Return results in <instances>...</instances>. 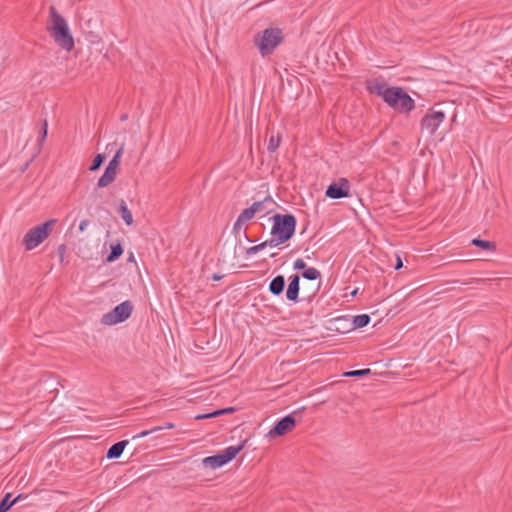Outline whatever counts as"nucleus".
<instances>
[{"label": "nucleus", "mask_w": 512, "mask_h": 512, "mask_svg": "<svg viewBox=\"0 0 512 512\" xmlns=\"http://www.w3.org/2000/svg\"><path fill=\"white\" fill-rule=\"evenodd\" d=\"M51 25L48 27L54 41L64 50L71 51L74 47V39L70 33L67 21L62 17L54 6L49 8Z\"/></svg>", "instance_id": "1"}, {"label": "nucleus", "mask_w": 512, "mask_h": 512, "mask_svg": "<svg viewBox=\"0 0 512 512\" xmlns=\"http://www.w3.org/2000/svg\"><path fill=\"white\" fill-rule=\"evenodd\" d=\"M273 225L271 228V239L269 247H276L288 241L294 234L296 227V218L291 214H275L271 218Z\"/></svg>", "instance_id": "2"}, {"label": "nucleus", "mask_w": 512, "mask_h": 512, "mask_svg": "<svg viewBox=\"0 0 512 512\" xmlns=\"http://www.w3.org/2000/svg\"><path fill=\"white\" fill-rule=\"evenodd\" d=\"M283 41V32L279 28H267L254 37V43L262 57L271 55Z\"/></svg>", "instance_id": "3"}, {"label": "nucleus", "mask_w": 512, "mask_h": 512, "mask_svg": "<svg viewBox=\"0 0 512 512\" xmlns=\"http://www.w3.org/2000/svg\"><path fill=\"white\" fill-rule=\"evenodd\" d=\"M55 224L56 220L50 219L39 226L29 229L22 240L26 250H33L42 242H44L53 231Z\"/></svg>", "instance_id": "4"}, {"label": "nucleus", "mask_w": 512, "mask_h": 512, "mask_svg": "<svg viewBox=\"0 0 512 512\" xmlns=\"http://www.w3.org/2000/svg\"><path fill=\"white\" fill-rule=\"evenodd\" d=\"M385 103L400 113H409L415 108V101L401 87H390Z\"/></svg>", "instance_id": "5"}, {"label": "nucleus", "mask_w": 512, "mask_h": 512, "mask_svg": "<svg viewBox=\"0 0 512 512\" xmlns=\"http://www.w3.org/2000/svg\"><path fill=\"white\" fill-rule=\"evenodd\" d=\"M244 448V443L238 445V446H229L225 448L222 452L213 455L208 456L202 460V463L204 467L210 468V469H217L228 462H230L232 459L236 457V455Z\"/></svg>", "instance_id": "6"}, {"label": "nucleus", "mask_w": 512, "mask_h": 512, "mask_svg": "<svg viewBox=\"0 0 512 512\" xmlns=\"http://www.w3.org/2000/svg\"><path fill=\"white\" fill-rule=\"evenodd\" d=\"M133 310V305L130 301H124L117 305L113 310L104 314L101 318V323L104 325H115L127 320Z\"/></svg>", "instance_id": "7"}, {"label": "nucleus", "mask_w": 512, "mask_h": 512, "mask_svg": "<svg viewBox=\"0 0 512 512\" xmlns=\"http://www.w3.org/2000/svg\"><path fill=\"white\" fill-rule=\"evenodd\" d=\"M445 118L446 116L444 112L431 111L422 118L420 123L421 129L432 136Z\"/></svg>", "instance_id": "8"}, {"label": "nucleus", "mask_w": 512, "mask_h": 512, "mask_svg": "<svg viewBox=\"0 0 512 512\" xmlns=\"http://www.w3.org/2000/svg\"><path fill=\"white\" fill-rule=\"evenodd\" d=\"M350 185L346 178L339 179L338 182H333L326 189V196L332 199H340L349 195Z\"/></svg>", "instance_id": "9"}, {"label": "nucleus", "mask_w": 512, "mask_h": 512, "mask_svg": "<svg viewBox=\"0 0 512 512\" xmlns=\"http://www.w3.org/2000/svg\"><path fill=\"white\" fill-rule=\"evenodd\" d=\"M295 425L296 420L294 419V417L291 415H287L277 422L274 428L269 432V435L283 436L288 432L292 431Z\"/></svg>", "instance_id": "10"}, {"label": "nucleus", "mask_w": 512, "mask_h": 512, "mask_svg": "<svg viewBox=\"0 0 512 512\" xmlns=\"http://www.w3.org/2000/svg\"><path fill=\"white\" fill-rule=\"evenodd\" d=\"M274 201L271 197H266L262 201H256L251 205L253 211L257 213L269 214L273 210Z\"/></svg>", "instance_id": "11"}, {"label": "nucleus", "mask_w": 512, "mask_h": 512, "mask_svg": "<svg viewBox=\"0 0 512 512\" xmlns=\"http://www.w3.org/2000/svg\"><path fill=\"white\" fill-rule=\"evenodd\" d=\"M299 280L300 277L298 274H295L290 277V282L286 291V297L290 301H296L298 298Z\"/></svg>", "instance_id": "12"}, {"label": "nucleus", "mask_w": 512, "mask_h": 512, "mask_svg": "<svg viewBox=\"0 0 512 512\" xmlns=\"http://www.w3.org/2000/svg\"><path fill=\"white\" fill-rule=\"evenodd\" d=\"M116 176H117V171H115L109 167H106L103 175L99 178V180L97 182V187L104 188V187L109 186L116 179Z\"/></svg>", "instance_id": "13"}, {"label": "nucleus", "mask_w": 512, "mask_h": 512, "mask_svg": "<svg viewBox=\"0 0 512 512\" xmlns=\"http://www.w3.org/2000/svg\"><path fill=\"white\" fill-rule=\"evenodd\" d=\"M127 444H128L127 440L119 441V442L113 444L107 451V454H106L107 458H109V459L119 458L121 456V454L123 453Z\"/></svg>", "instance_id": "14"}, {"label": "nucleus", "mask_w": 512, "mask_h": 512, "mask_svg": "<svg viewBox=\"0 0 512 512\" xmlns=\"http://www.w3.org/2000/svg\"><path fill=\"white\" fill-rule=\"evenodd\" d=\"M368 88L371 93L381 96L384 101H386V94L390 92V87L383 82H374Z\"/></svg>", "instance_id": "15"}, {"label": "nucleus", "mask_w": 512, "mask_h": 512, "mask_svg": "<svg viewBox=\"0 0 512 512\" xmlns=\"http://www.w3.org/2000/svg\"><path fill=\"white\" fill-rule=\"evenodd\" d=\"M284 286H285L284 276L278 275L274 279H272V281L270 282L269 290L274 295H280L284 290Z\"/></svg>", "instance_id": "16"}, {"label": "nucleus", "mask_w": 512, "mask_h": 512, "mask_svg": "<svg viewBox=\"0 0 512 512\" xmlns=\"http://www.w3.org/2000/svg\"><path fill=\"white\" fill-rule=\"evenodd\" d=\"M118 211H119V214H120L121 218L123 219V221L125 222L126 225L130 226V225L133 224L132 213L129 210V208L127 207L126 202L124 200L120 201L119 210Z\"/></svg>", "instance_id": "17"}, {"label": "nucleus", "mask_w": 512, "mask_h": 512, "mask_svg": "<svg viewBox=\"0 0 512 512\" xmlns=\"http://www.w3.org/2000/svg\"><path fill=\"white\" fill-rule=\"evenodd\" d=\"M471 243H472V245L479 247L483 250H487V251H495V249H496L495 243L491 242V241H487V240H481V239L475 238L471 241Z\"/></svg>", "instance_id": "18"}, {"label": "nucleus", "mask_w": 512, "mask_h": 512, "mask_svg": "<svg viewBox=\"0 0 512 512\" xmlns=\"http://www.w3.org/2000/svg\"><path fill=\"white\" fill-rule=\"evenodd\" d=\"M123 253V248L120 243L111 245V253L107 256L106 261L111 263L117 260Z\"/></svg>", "instance_id": "19"}, {"label": "nucleus", "mask_w": 512, "mask_h": 512, "mask_svg": "<svg viewBox=\"0 0 512 512\" xmlns=\"http://www.w3.org/2000/svg\"><path fill=\"white\" fill-rule=\"evenodd\" d=\"M11 494L7 493L5 497L0 502V512H6L8 511L12 505H14L20 498V495L14 498L13 500H10Z\"/></svg>", "instance_id": "20"}, {"label": "nucleus", "mask_w": 512, "mask_h": 512, "mask_svg": "<svg viewBox=\"0 0 512 512\" xmlns=\"http://www.w3.org/2000/svg\"><path fill=\"white\" fill-rule=\"evenodd\" d=\"M123 152H124V146L122 145L118 149V151L115 153L114 157L110 160V162L108 163L107 167L117 171L118 167H119V164H120V161H121V157H122Z\"/></svg>", "instance_id": "21"}, {"label": "nucleus", "mask_w": 512, "mask_h": 512, "mask_svg": "<svg viewBox=\"0 0 512 512\" xmlns=\"http://www.w3.org/2000/svg\"><path fill=\"white\" fill-rule=\"evenodd\" d=\"M281 142V136L280 134L274 135L272 134L268 141L267 149L269 152L273 153L277 150Z\"/></svg>", "instance_id": "22"}, {"label": "nucleus", "mask_w": 512, "mask_h": 512, "mask_svg": "<svg viewBox=\"0 0 512 512\" xmlns=\"http://www.w3.org/2000/svg\"><path fill=\"white\" fill-rule=\"evenodd\" d=\"M370 322V317L367 314H361L354 317L353 324L356 328H363Z\"/></svg>", "instance_id": "23"}, {"label": "nucleus", "mask_w": 512, "mask_h": 512, "mask_svg": "<svg viewBox=\"0 0 512 512\" xmlns=\"http://www.w3.org/2000/svg\"><path fill=\"white\" fill-rule=\"evenodd\" d=\"M302 276L307 280H316L321 276V274L316 268L310 267L305 269Z\"/></svg>", "instance_id": "24"}, {"label": "nucleus", "mask_w": 512, "mask_h": 512, "mask_svg": "<svg viewBox=\"0 0 512 512\" xmlns=\"http://www.w3.org/2000/svg\"><path fill=\"white\" fill-rule=\"evenodd\" d=\"M255 215H256V213L253 211V209L250 206L249 208L244 209L240 213V215L238 216V219L241 222L246 223V222L250 221Z\"/></svg>", "instance_id": "25"}, {"label": "nucleus", "mask_w": 512, "mask_h": 512, "mask_svg": "<svg viewBox=\"0 0 512 512\" xmlns=\"http://www.w3.org/2000/svg\"><path fill=\"white\" fill-rule=\"evenodd\" d=\"M104 160H105V156L103 154H97L95 156V158L93 159V162L89 169L91 171L98 170L101 167V165L103 164Z\"/></svg>", "instance_id": "26"}, {"label": "nucleus", "mask_w": 512, "mask_h": 512, "mask_svg": "<svg viewBox=\"0 0 512 512\" xmlns=\"http://www.w3.org/2000/svg\"><path fill=\"white\" fill-rule=\"evenodd\" d=\"M269 240H266L258 245H255V246H252V247H249L247 250H246V254L247 255H253V254H256L257 252L263 250L265 247L269 246Z\"/></svg>", "instance_id": "27"}, {"label": "nucleus", "mask_w": 512, "mask_h": 512, "mask_svg": "<svg viewBox=\"0 0 512 512\" xmlns=\"http://www.w3.org/2000/svg\"><path fill=\"white\" fill-rule=\"evenodd\" d=\"M371 370L369 368L361 369V370H353L348 371L344 373V376L346 377H358V376H365L370 374Z\"/></svg>", "instance_id": "28"}, {"label": "nucleus", "mask_w": 512, "mask_h": 512, "mask_svg": "<svg viewBox=\"0 0 512 512\" xmlns=\"http://www.w3.org/2000/svg\"><path fill=\"white\" fill-rule=\"evenodd\" d=\"M306 268V263L304 262L303 259H297L295 262H294V269L296 270H302V269H305Z\"/></svg>", "instance_id": "29"}, {"label": "nucleus", "mask_w": 512, "mask_h": 512, "mask_svg": "<svg viewBox=\"0 0 512 512\" xmlns=\"http://www.w3.org/2000/svg\"><path fill=\"white\" fill-rule=\"evenodd\" d=\"M244 224H245L244 222H241L237 218V220H236V222L234 223V226H233L234 233L239 234Z\"/></svg>", "instance_id": "30"}, {"label": "nucleus", "mask_w": 512, "mask_h": 512, "mask_svg": "<svg viewBox=\"0 0 512 512\" xmlns=\"http://www.w3.org/2000/svg\"><path fill=\"white\" fill-rule=\"evenodd\" d=\"M150 434H151L150 429L149 430H144V431L140 432L139 434L133 436L132 439L143 438V437H146V436H148Z\"/></svg>", "instance_id": "31"}, {"label": "nucleus", "mask_w": 512, "mask_h": 512, "mask_svg": "<svg viewBox=\"0 0 512 512\" xmlns=\"http://www.w3.org/2000/svg\"><path fill=\"white\" fill-rule=\"evenodd\" d=\"M89 224H90V222L87 219L82 220L79 225V230L84 231L88 227Z\"/></svg>", "instance_id": "32"}, {"label": "nucleus", "mask_w": 512, "mask_h": 512, "mask_svg": "<svg viewBox=\"0 0 512 512\" xmlns=\"http://www.w3.org/2000/svg\"><path fill=\"white\" fill-rule=\"evenodd\" d=\"M208 418H211L210 416V413L208 414H199L195 417V419L199 420V419H208Z\"/></svg>", "instance_id": "33"}, {"label": "nucleus", "mask_w": 512, "mask_h": 512, "mask_svg": "<svg viewBox=\"0 0 512 512\" xmlns=\"http://www.w3.org/2000/svg\"><path fill=\"white\" fill-rule=\"evenodd\" d=\"M46 136H47V122L45 121L43 131H42V140H44L46 138Z\"/></svg>", "instance_id": "34"}, {"label": "nucleus", "mask_w": 512, "mask_h": 512, "mask_svg": "<svg viewBox=\"0 0 512 512\" xmlns=\"http://www.w3.org/2000/svg\"><path fill=\"white\" fill-rule=\"evenodd\" d=\"M221 412H222V414L232 413V412H234V408L233 407L224 408V409H221Z\"/></svg>", "instance_id": "35"}, {"label": "nucleus", "mask_w": 512, "mask_h": 512, "mask_svg": "<svg viewBox=\"0 0 512 512\" xmlns=\"http://www.w3.org/2000/svg\"><path fill=\"white\" fill-rule=\"evenodd\" d=\"M402 261H401V258L399 256H397V263L395 265V269L398 270L402 267Z\"/></svg>", "instance_id": "36"}, {"label": "nucleus", "mask_w": 512, "mask_h": 512, "mask_svg": "<svg viewBox=\"0 0 512 512\" xmlns=\"http://www.w3.org/2000/svg\"><path fill=\"white\" fill-rule=\"evenodd\" d=\"M163 429H173L174 428V424L171 423V422H167L165 423L163 426H162Z\"/></svg>", "instance_id": "37"}, {"label": "nucleus", "mask_w": 512, "mask_h": 512, "mask_svg": "<svg viewBox=\"0 0 512 512\" xmlns=\"http://www.w3.org/2000/svg\"><path fill=\"white\" fill-rule=\"evenodd\" d=\"M161 430H163L162 426H155V427L150 429V432H151V434H153V433H156V432L161 431Z\"/></svg>", "instance_id": "38"}, {"label": "nucleus", "mask_w": 512, "mask_h": 512, "mask_svg": "<svg viewBox=\"0 0 512 512\" xmlns=\"http://www.w3.org/2000/svg\"><path fill=\"white\" fill-rule=\"evenodd\" d=\"M219 415H222L221 409L220 410H216V411L210 413L211 418L212 417H217Z\"/></svg>", "instance_id": "39"}, {"label": "nucleus", "mask_w": 512, "mask_h": 512, "mask_svg": "<svg viewBox=\"0 0 512 512\" xmlns=\"http://www.w3.org/2000/svg\"><path fill=\"white\" fill-rule=\"evenodd\" d=\"M221 278H222V276L217 275V274H213V276H212V279L215 281H219Z\"/></svg>", "instance_id": "40"}, {"label": "nucleus", "mask_w": 512, "mask_h": 512, "mask_svg": "<svg viewBox=\"0 0 512 512\" xmlns=\"http://www.w3.org/2000/svg\"><path fill=\"white\" fill-rule=\"evenodd\" d=\"M58 250L63 253L65 251V247L63 245H61V246H59Z\"/></svg>", "instance_id": "41"}, {"label": "nucleus", "mask_w": 512, "mask_h": 512, "mask_svg": "<svg viewBox=\"0 0 512 512\" xmlns=\"http://www.w3.org/2000/svg\"><path fill=\"white\" fill-rule=\"evenodd\" d=\"M128 261H130V262L134 261V256H133V254H130V256H129V258H128Z\"/></svg>", "instance_id": "42"}, {"label": "nucleus", "mask_w": 512, "mask_h": 512, "mask_svg": "<svg viewBox=\"0 0 512 512\" xmlns=\"http://www.w3.org/2000/svg\"><path fill=\"white\" fill-rule=\"evenodd\" d=\"M126 118H127V116H126V115H124V116H122V118H121V119H122V120H125Z\"/></svg>", "instance_id": "43"}]
</instances>
